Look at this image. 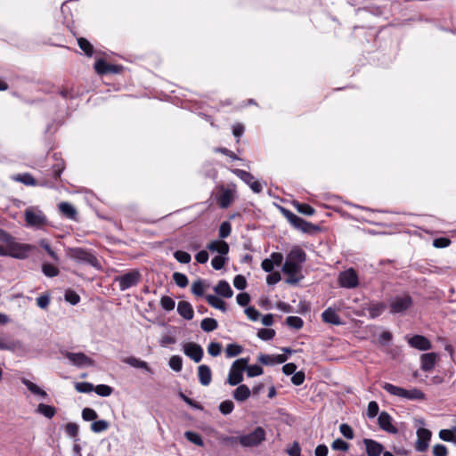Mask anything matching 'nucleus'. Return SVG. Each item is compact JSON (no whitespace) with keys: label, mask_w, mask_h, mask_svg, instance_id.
Masks as SVG:
<instances>
[{"label":"nucleus","mask_w":456,"mask_h":456,"mask_svg":"<svg viewBox=\"0 0 456 456\" xmlns=\"http://www.w3.org/2000/svg\"><path fill=\"white\" fill-rule=\"evenodd\" d=\"M305 260L306 254L301 248L295 246L290 249L282 266V272L289 275L287 283L296 284L299 281L300 279L297 275L301 272Z\"/></svg>","instance_id":"1"},{"label":"nucleus","mask_w":456,"mask_h":456,"mask_svg":"<svg viewBox=\"0 0 456 456\" xmlns=\"http://www.w3.org/2000/svg\"><path fill=\"white\" fill-rule=\"evenodd\" d=\"M381 387L389 395L410 401H422L426 399L425 394L419 388L405 389L391 383L383 382Z\"/></svg>","instance_id":"2"},{"label":"nucleus","mask_w":456,"mask_h":456,"mask_svg":"<svg viewBox=\"0 0 456 456\" xmlns=\"http://www.w3.org/2000/svg\"><path fill=\"white\" fill-rule=\"evenodd\" d=\"M265 429L261 427H257L247 435H242L239 437H227L224 440L229 442L238 441L243 447H255L258 446L265 440Z\"/></svg>","instance_id":"3"},{"label":"nucleus","mask_w":456,"mask_h":456,"mask_svg":"<svg viewBox=\"0 0 456 456\" xmlns=\"http://www.w3.org/2000/svg\"><path fill=\"white\" fill-rule=\"evenodd\" d=\"M248 358H240L234 361L230 368L227 382L231 386H237L243 380V371L245 370Z\"/></svg>","instance_id":"4"},{"label":"nucleus","mask_w":456,"mask_h":456,"mask_svg":"<svg viewBox=\"0 0 456 456\" xmlns=\"http://www.w3.org/2000/svg\"><path fill=\"white\" fill-rule=\"evenodd\" d=\"M282 213L287 220L290 223V224L297 230L302 231L303 232H312L314 231H319V227L304 220L299 217L293 212L282 208Z\"/></svg>","instance_id":"5"},{"label":"nucleus","mask_w":456,"mask_h":456,"mask_svg":"<svg viewBox=\"0 0 456 456\" xmlns=\"http://www.w3.org/2000/svg\"><path fill=\"white\" fill-rule=\"evenodd\" d=\"M28 226L40 228L47 224V218L37 207H29L24 212Z\"/></svg>","instance_id":"6"},{"label":"nucleus","mask_w":456,"mask_h":456,"mask_svg":"<svg viewBox=\"0 0 456 456\" xmlns=\"http://www.w3.org/2000/svg\"><path fill=\"white\" fill-rule=\"evenodd\" d=\"M141 279V273L138 270H132L123 275L115 278V281L118 283L119 289L125 291L134 286H136Z\"/></svg>","instance_id":"7"},{"label":"nucleus","mask_w":456,"mask_h":456,"mask_svg":"<svg viewBox=\"0 0 456 456\" xmlns=\"http://www.w3.org/2000/svg\"><path fill=\"white\" fill-rule=\"evenodd\" d=\"M412 305V299L410 295L403 294L393 297L389 303L391 314H401Z\"/></svg>","instance_id":"8"},{"label":"nucleus","mask_w":456,"mask_h":456,"mask_svg":"<svg viewBox=\"0 0 456 456\" xmlns=\"http://www.w3.org/2000/svg\"><path fill=\"white\" fill-rule=\"evenodd\" d=\"M338 284L342 288L354 289L359 285V278L354 268H348L338 275Z\"/></svg>","instance_id":"9"},{"label":"nucleus","mask_w":456,"mask_h":456,"mask_svg":"<svg viewBox=\"0 0 456 456\" xmlns=\"http://www.w3.org/2000/svg\"><path fill=\"white\" fill-rule=\"evenodd\" d=\"M69 256L77 262L88 264L94 267L98 265V259L96 256L86 249L80 248H72L70 249Z\"/></svg>","instance_id":"10"},{"label":"nucleus","mask_w":456,"mask_h":456,"mask_svg":"<svg viewBox=\"0 0 456 456\" xmlns=\"http://www.w3.org/2000/svg\"><path fill=\"white\" fill-rule=\"evenodd\" d=\"M232 172L247 183L255 193H260L263 191L261 183L255 180L250 173L239 168L232 169Z\"/></svg>","instance_id":"11"},{"label":"nucleus","mask_w":456,"mask_h":456,"mask_svg":"<svg viewBox=\"0 0 456 456\" xmlns=\"http://www.w3.org/2000/svg\"><path fill=\"white\" fill-rule=\"evenodd\" d=\"M10 256L24 259L26 258L32 249V246L28 244L19 243L15 241H8Z\"/></svg>","instance_id":"12"},{"label":"nucleus","mask_w":456,"mask_h":456,"mask_svg":"<svg viewBox=\"0 0 456 456\" xmlns=\"http://www.w3.org/2000/svg\"><path fill=\"white\" fill-rule=\"evenodd\" d=\"M65 357L77 367L94 366V361L84 353L66 352Z\"/></svg>","instance_id":"13"},{"label":"nucleus","mask_w":456,"mask_h":456,"mask_svg":"<svg viewBox=\"0 0 456 456\" xmlns=\"http://www.w3.org/2000/svg\"><path fill=\"white\" fill-rule=\"evenodd\" d=\"M183 351L185 355H187L195 362H200L204 354L202 347L194 342L185 343L183 346Z\"/></svg>","instance_id":"14"},{"label":"nucleus","mask_w":456,"mask_h":456,"mask_svg":"<svg viewBox=\"0 0 456 456\" xmlns=\"http://www.w3.org/2000/svg\"><path fill=\"white\" fill-rule=\"evenodd\" d=\"M432 433L430 430L420 428L417 430V441L415 448L418 452H426L429 446Z\"/></svg>","instance_id":"15"},{"label":"nucleus","mask_w":456,"mask_h":456,"mask_svg":"<svg viewBox=\"0 0 456 456\" xmlns=\"http://www.w3.org/2000/svg\"><path fill=\"white\" fill-rule=\"evenodd\" d=\"M393 419L387 411H381L378 418L379 428L390 434H396L398 429L393 425Z\"/></svg>","instance_id":"16"},{"label":"nucleus","mask_w":456,"mask_h":456,"mask_svg":"<svg viewBox=\"0 0 456 456\" xmlns=\"http://www.w3.org/2000/svg\"><path fill=\"white\" fill-rule=\"evenodd\" d=\"M408 344L411 347L421 351H427L431 348L430 341L426 337L421 335H414L413 337L409 338Z\"/></svg>","instance_id":"17"},{"label":"nucleus","mask_w":456,"mask_h":456,"mask_svg":"<svg viewBox=\"0 0 456 456\" xmlns=\"http://www.w3.org/2000/svg\"><path fill=\"white\" fill-rule=\"evenodd\" d=\"M437 359L436 353L423 354L420 357L421 370L429 371L434 369Z\"/></svg>","instance_id":"18"},{"label":"nucleus","mask_w":456,"mask_h":456,"mask_svg":"<svg viewBox=\"0 0 456 456\" xmlns=\"http://www.w3.org/2000/svg\"><path fill=\"white\" fill-rule=\"evenodd\" d=\"M322 321L333 325H341L342 321L336 310L329 307L322 314Z\"/></svg>","instance_id":"19"},{"label":"nucleus","mask_w":456,"mask_h":456,"mask_svg":"<svg viewBox=\"0 0 456 456\" xmlns=\"http://www.w3.org/2000/svg\"><path fill=\"white\" fill-rule=\"evenodd\" d=\"M208 249L211 252H217L221 256H225L229 252V245L224 240H213L207 246Z\"/></svg>","instance_id":"20"},{"label":"nucleus","mask_w":456,"mask_h":456,"mask_svg":"<svg viewBox=\"0 0 456 456\" xmlns=\"http://www.w3.org/2000/svg\"><path fill=\"white\" fill-rule=\"evenodd\" d=\"M198 377L202 386H208L212 380L211 370L208 365L202 364L198 367Z\"/></svg>","instance_id":"21"},{"label":"nucleus","mask_w":456,"mask_h":456,"mask_svg":"<svg viewBox=\"0 0 456 456\" xmlns=\"http://www.w3.org/2000/svg\"><path fill=\"white\" fill-rule=\"evenodd\" d=\"M363 443L368 456H379L382 453L383 446L379 443L371 439H364Z\"/></svg>","instance_id":"22"},{"label":"nucleus","mask_w":456,"mask_h":456,"mask_svg":"<svg viewBox=\"0 0 456 456\" xmlns=\"http://www.w3.org/2000/svg\"><path fill=\"white\" fill-rule=\"evenodd\" d=\"M178 314L185 320H191L194 315L193 308L191 305L187 301H180L177 305Z\"/></svg>","instance_id":"23"},{"label":"nucleus","mask_w":456,"mask_h":456,"mask_svg":"<svg viewBox=\"0 0 456 456\" xmlns=\"http://www.w3.org/2000/svg\"><path fill=\"white\" fill-rule=\"evenodd\" d=\"M20 381L23 385L26 386V387L35 395H38L43 399H45L48 397L47 393L39 387L37 384L33 383L32 381L28 380L26 378H21Z\"/></svg>","instance_id":"24"},{"label":"nucleus","mask_w":456,"mask_h":456,"mask_svg":"<svg viewBox=\"0 0 456 456\" xmlns=\"http://www.w3.org/2000/svg\"><path fill=\"white\" fill-rule=\"evenodd\" d=\"M215 292L221 297L230 298L233 295V291L231 289L229 283L225 281H220L214 288Z\"/></svg>","instance_id":"25"},{"label":"nucleus","mask_w":456,"mask_h":456,"mask_svg":"<svg viewBox=\"0 0 456 456\" xmlns=\"http://www.w3.org/2000/svg\"><path fill=\"white\" fill-rule=\"evenodd\" d=\"M251 395V391L246 385H240L239 387L233 391V398L237 402H244L246 401Z\"/></svg>","instance_id":"26"},{"label":"nucleus","mask_w":456,"mask_h":456,"mask_svg":"<svg viewBox=\"0 0 456 456\" xmlns=\"http://www.w3.org/2000/svg\"><path fill=\"white\" fill-rule=\"evenodd\" d=\"M60 212L69 219L76 220L77 218V210L76 208L69 202H61L59 204Z\"/></svg>","instance_id":"27"},{"label":"nucleus","mask_w":456,"mask_h":456,"mask_svg":"<svg viewBox=\"0 0 456 456\" xmlns=\"http://www.w3.org/2000/svg\"><path fill=\"white\" fill-rule=\"evenodd\" d=\"M12 179L15 182L21 183L28 186H36L37 183L36 179L29 173L17 174L12 176Z\"/></svg>","instance_id":"28"},{"label":"nucleus","mask_w":456,"mask_h":456,"mask_svg":"<svg viewBox=\"0 0 456 456\" xmlns=\"http://www.w3.org/2000/svg\"><path fill=\"white\" fill-rule=\"evenodd\" d=\"M233 200L232 191L229 189L223 190L222 193L217 199L218 205L222 208H226L230 206Z\"/></svg>","instance_id":"29"},{"label":"nucleus","mask_w":456,"mask_h":456,"mask_svg":"<svg viewBox=\"0 0 456 456\" xmlns=\"http://www.w3.org/2000/svg\"><path fill=\"white\" fill-rule=\"evenodd\" d=\"M206 300L212 307L216 308L222 311L223 313L226 312V305L223 299L214 295H207Z\"/></svg>","instance_id":"30"},{"label":"nucleus","mask_w":456,"mask_h":456,"mask_svg":"<svg viewBox=\"0 0 456 456\" xmlns=\"http://www.w3.org/2000/svg\"><path fill=\"white\" fill-rule=\"evenodd\" d=\"M36 411L47 419H52L56 414L55 407L45 403H39Z\"/></svg>","instance_id":"31"},{"label":"nucleus","mask_w":456,"mask_h":456,"mask_svg":"<svg viewBox=\"0 0 456 456\" xmlns=\"http://www.w3.org/2000/svg\"><path fill=\"white\" fill-rule=\"evenodd\" d=\"M124 362L132 367L143 369L149 372L151 371V370L150 369V367L146 362L142 361L136 357H134V356L127 357L124 360Z\"/></svg>","instance_id":"32"},{"label":"nucleus","mask_w":456,"mask_h":456,"mask_svg":"<svg viewBox=\"0 0 456 456\" xmlns=\"http://www.w3.org/2000/svg\"><path fill=\"white\" fill-rule=\"evenodd\" d=\"M386 305L381 302L371 303L368 308L370 318L379 316L385 310Z\"/></svg>","instance_id":"33"},{"label":"nucleus","mask_w":456,"mask_h":456,"mask_svg":"<svg viewBox=\"0 0 456 456\" xmlns=\"http://www.w3.org/2000/svg\"><path fill=\"white\" fill-rule=\"evenodd\" d=\"M218 326L216 320L213 318H205L200 322V328L206 331L210 332L215 330Z\"/></svg>","instance_id":"34"},{"label":"nucleus","mask_w":456,"mask_h":456,"mask_svg":"<svg viewBox=\"0 0 456 456\" xmlns=\"http://www.w3.org/2000/svg\"><path fill=\"white\" fill-rule=\"evenodd\" d=\"M42 272L45 276L50 278L57 276L60 273L58 267L48 263L42 265Z\"/></svg>","instance_id":"35"},{"label":"nucleus","mask_w":456,"mask_h":456,"mask_svg":"<svg viewBox=\"0 0 456 456\" xmlns=\"http://www.w3.org/2000/svg\"><path fill=\"white\" fill-rule=\"evenodd\" d=\"M243 347L237 344H229L225 348V354L228 358L235 357L241 354Z\"/></svg>","instance_id":"36"},{"label":"nucleus","mask_w":456,"mask_h":456,"mask_svg":"<svg viewBox=\"0 0 456 456\" xmlns=\"http://www.w3.org/2000/svg\"><path fill=\"white\" fill-rule=\"evenodd\" d=\"M109 426V422L104 419L96 420L91 424V430L94 433H101L107 430Z\"/></svg>","instance_id":"37"},{"label":"nucleus","mask_w":456,"mask_h":456,"mask_svg":"<svg viewBox=\"0 0 456 456\" xmlns=\"http://www.w3.org/2000/svg\"><path fill=\"white\" fill-rule=\"evenodd\" d=\"M184 436L192 444L198 445V446H203L204 445V442H203V439L202 437L195 433V432H192V431H186L184 433Z\"/></svg>","instance_id":"38"},{"label":"nucleus","mask_w":456,"mask_h":456,"mask_svg":"<svg viewBox=\"0 0 456 456\" xmlns=\"http://www.w3.org/2000/svg\"><path fill=\"white\" fill-rule=\"evenodd\" d=\"M94 391L100 396H110L112 394L113 388L108 385L101 384L94 387Z\"/></svg>","instance_id":"39"},{"label":"nucleus","mask_w":456,"mask_h":456,"mask_svg":"<svg viewBox=\"0 0 456 456\" xmlns=\"http://www.w3.org/2000/svg\"><path fill=\"white\" fill-rule=\"evenodd\" d=\"M79 427L77 424L74 422H69L65 426V432L66 434L73 438H76L75 441L77 442V436H78Z\"/></svg>","instance_id":"40"},{"label":"nucleus","mask_w":456,"mask_h":456,"mask_svg":"<svg viewBox=\"0 0 456 456\" xmlns=\"http://www.w3.org/2000/svg\"><path fill=\"white\" fill-rule=\"evenodd\" d=\"M77 44L80 49L83 50L87 56L93 55L94 47L89 41H87L86 38L80 37L77 40Z\"/></svg>","instance_id":"41"},{"label":"nucleus","mask_w":456,"mask_h":456,"mask_svg":"<svg viewBox=\"0 0 456 456\" xmlns=\"http://www.w3.org/2000/svg\"><path fill=\"white\" fill-rule=\"evenodd\" d=\"M205 284L202 280L195 281L191 285V292L197 297H201L204 294Z\"/></svg>","instance_id":"42"},{"label":"nucleus","mask_w":456,"mask_h":456,"mask_svg":"<svg viewBox=\"0 0 456 456\" xmlns=\"http://www.w3.org/2000/svg\"><path fill=\"white\" fill-rule=\"evenodd\" d=\"M173 280L180 288H185L189 283L187 276L182 273H174Z\"/></svg>","instance_id":"43"},{"label":"nucleus","mask_w":456,"mask_h":456,"mask_svg":"<svg viewBox=\"0 0 456 456\" xmlns=\"http://www.w3.org/2000/svg\"><path fill=\"white\" fill-rule=\"evenodd\" d=\"M286 323L290 328L298 330V329L302 328L304 322L298 316H289L286 318Z\"/></svg>","instance_id":"44"},{"label":"nucleus","mask_w":456,"mask_h":456,"mask_svg":"<svg viewBox=\"0 0 456 456\" xmlns=\"http://www.w3.org/2000/svg\"><path fill=\"white\" fill-rule=\"evenodd\" d=\"M174 257L182 264H188L191 260V256L189 253L183 251V250H177L174 253Z\"/></svg>","instance_id":"45"},{"label":"nucleus","mask_w":456,"mask_h":456,"mask_svg":"<svg viewBox=\"0 0 456 456\" xmlns=\"http://www.w3.org/2000/svg\"><path fill=\"white\" fill-rule=\"evenodd\" d=\"M160 305L166 311H171L175 308V303L172 297L168 296H163L160 299Z\"/></svg>","instance_id":"46"},{"label":"nucleus","mask_w":456,"mask_h":456,"mask_svg":"<svg viewBox=\"0 0 456 456\" xmlns=\"http://www.w3.org/2000/svg\"><path fill=\"white\" fill-rule=\"evenodd\" d=\"M232 232L231 224L227 221L223 222L219 227L218 235L221 239L227 238Z\"/></svg>","instance_id":"47"},{"label":"nucleus","mask_w":456,"mask_h":456,"mask_svg":"<svg viewBox=\"0 0 456 456\" xmlns=\"http://www.w3.org/2000/svg\"><path fill=\"white\" fill-rule=\"evenodd\" d=\"M75 388L79 393H90L94 391V386L89 382H77L75 384Z\"/></svg>","instance_id":"48"},{"label":"nucleus","mask_w":456,"mask_h":456,"mask_svg":"<svg viewBox=\"0 0 456 456\" xmlns=\"http://www.w3.org/2000/svg\"><path fill=\"white\" fill-rule=\"evenodd\" d=\"M169 366L175 371H180L183 368V360L179 355H173L169 359Z\"/></svg>","instance_id":"49"},{"label":"nucleus","mask_w":456,"mask_h":456,"mask_svg":"<svg viewBox=\"0 0 456 456\" xmlns=\"http://www.w3.org/2000/svg\"><path fill=\"white\" fill-rule=\"evenodd\" d=\"M275 336V331L273 329H260L257 332V337L262 340H270Z\"/></svg>","instance_id":"50"},{"label":"nucleus","mask_w":456,"mask_h":456,"mask_svg":"<svg viewBox=\"0 0 456 456\" xmlns=\"http://www.w3.org/2000/svg\"><path fill=\"white\" fill-rule=\"evenodd\" d=\"M234 409V404L231 400H225L219 404V411L224 414H230Z\"/></svg>","instance_id":"51"},{"label":"nucleus","mask_w":456,"mask_h":456,"mask_svg":"<svg viewBox=\"0 0 456 456\" xmlns=\"http://www.w3.org/2000/svg\"><path fill=\"white\" fill-rule=\"evenodd\" d=\"M245 370L247 371V375L249 378L260 376L263 374V368L255 364L246 367Z\"/></svg>","instance_id":"52"},{"label":"nucleus","mask_w":456,"mask_h":456,"mask_svg":"<svg viewBox=\"0 0 456 456\" xmlns=\"http://www.w3.org/2000/svg\"><path fill=\"white\" fill-rule=\"evenodd\" d=\"M64 297L65 300L73 305H77L80 300L78 294L71 289L67 290Z\"/></svg>","instance_id":"53"},{"label":"nucleus","mask_w":456,"mask_h":456,"mask_svg":"<svg viewBox=\"0 0 456 456\" xmlns=\"http://www.w3.org/2000/svg\"><path fill=\"white\" fill-rule=\"evenodd\" d=\"M97 417V412L94 409L85 408L82 411V418L86 421L95 420Z\"/></svg>","instance_id":"54"},{"label":"nucleus","mask_w":456,"mask_h":456,"mask_svg":"<svg viewBox=\"0 0 456 456\" xmlns=\"http://www.w3.org/2000/svg\"><path fill=\"white\" fill-rule=\"evenodd\" d=\"M221 350H222V346L220 343H217V342H211L209 343V345L208 346V353L211 355V356H217L220 354L221 353Z\"/></svg>","instance_id":"55"},{"label":"nucleus","mask_w":456,"mask_h":456,"mask_svg":"<svg viewBox=\"0 0 456 456\" xmlns=\"http://www.w3.org/2000/svg\"><path fill=\"white\" fill-rule=\"evenodd\" d=\"M39 245L41 248H43L46 252L47 254L55 261H59V256L51 248L49 243L47 242L46 240H41L39 241Z\"/></svg>","instance_id":"56"},{"label":"nucleus","mask_w":456,"mask_h":456,"mask_svg":"<svg viewBox=\"0 0 456 456\" xmlns=\"http://www.w3.org/2000/svg\"><path fill=\"white\" fill-rule=\"evenodd\" d=\"M331 448L333 450L346 452L348 450V444L344 440L338 438L332 442Z\"/></svg>","instance_id":"57"},{"label":"nucleus","mask_w":456,"mask_h":456,"mask_svg":"<svg viewBox=\"0 0 456 456\" xmlns=\"http://www.w3.org/2000/svg\"><path fill=\"white\" fill-rule=\"evenodd\" d=\"M225 260L226 258L224 256H216L212 258L211 265L215 270H221L225 264Z\"/></svg>","instance_id":"58"},{"label":"nucleus","mask_w":456,"mask_h":456,"mask_svg":"<svg viewBox=\"0 0 456 456\" xmlns=\"http://www.w3.org/2000/svg\"><path fill=\"white\" fill-rule=\"evenodd\" d=\"M108 67L109 63H107L105 61L102 59L96 61L94 63V69L96 72L101 75L107 74Z\"/></svg>","instance_id":"59"},{"label":"nucleus","mask_w":456,"mask_h":456,"mask_svg":"<svg viewBox=\"0 0 456 456\" xmlns=\"http://www.w3.org/2000/svg\"><path fill=\"white\" fill-rule=\"evenodd\" d=\"M297 209L299 213L304 214L305 216H313L314 214V209L308 204L305 203H298L297 205Z\"/></svg>","instance_id":"60"},{"label":"nucleus","mask_w":456,"mask_h":456,"mask_svg":"<svg viewBox=\"0 0 456 456\" xmlns=\"http://www.w3.org/2000/svg\"><path fill=\"white\" fill-rule=\"evenodd\" d=\"M340 433L347 439H353L354 438V431L353 428L346 423H343L339 427Z\"/></svg>","instance_id":"61"},{"label":"nucleus","mask_w":456,"mask_h":456,"mask_svg":"<svg viewBox=\"0 0 456 456\" xmlns=\"http://www.w3.org/2000/svg\"><path fill=\"white\" fill-rule=\"evenodd\" d=\"M378 413H379V404L377 403V402H375V401L370 402L368 404V408H367V416L370 419H372V418L376 417Z\"/></svg>","instance_id":"62"},{"label":"nucleus","mask_w":456,"mask_h":456,"mask_svg":"<svg viewBox=\"0 0 456 456\" xmlns=\"http://www.w3.org/2000/svg\"><path fill=\"white\" fill-rule=\"evenodd\" d=\"M245 314L248 318L253 322L257 321L260 316L259 312L253 306L247 307L245 309Z\"/></svg>","instance_id":"63"},{"label":"nucleus","mask_w":456,"mask_h":456,"mask_svg":"<svg viewBox=\"0 0 456 456\" xmlns=\"http://www.w3.org/2000/svg\"><path fill=\"white\" fill-rule=\"evenodd\" d=\"M286 452L289 456H301V448L297 442H294Z\"/></svg>","instance_id":"64"}]
</instances>
